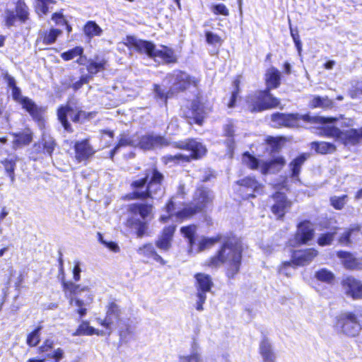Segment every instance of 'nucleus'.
<instances>
[{
	"label": "nucleus",
	"instance_id": "obj_1",
	"mask_svg": "<svg viewBox=\"0 0 362 362\" xmlns=\"http://www.w3.org/2000/svg\"><path fill=\"white\" fill-rule=\"evenodd\" d=\"M242 246L238 239L229 238L218 251L217 255L205 262V265L217 268L222 264L228 266L227 275L233 278L239 271L242 257Z\"/></svg>",
	"mask_w": 362,
	"mask_h": 362
},
{
	"label": "nucleus",
	"instance_id": "obj_2",
	"mask_svg": "<svg viewBox=\"0 0 362 362\" xmlns=\"http://www.w3.org/2000/svg\"><path fill=\"white\" fill-rule=\"evenodd\" d=\"M163 175L156 168L146 170L145 177L132 183L134 195L138 199H156L163 194L161 183Z\"/></svg>",
	"mask_w": 362,
	"mask_h": 362
},
{
	"label": "nucleus",
	"instance_id": "obj_3",
	"mask_svg": "<svg viewBox=\"0 0 362 362\" xmlns=\"http://www.w3.org/2000/svg\"><path fill=\"white\" fill-rule=\"evenodd\" d=\"M127 40V44L139 53L146 54L152 58L159 57L165 63L177 62L174 51L165 46H161L157 49L153 43L138 39L134 36L128 37Z\"/></svg>",
	"mask_w": 362,
	"mask_h": 362
},
{
	"label": "nucleus",
	"instance_id": "obj_4",
	"mask_svg": "<svg viewBox=\"0 0 362 362\" xmlns=\"http://www.w3.org/2000/svg\"><path fill=\"white\" fill-rule=\"evenodd\" d=\"M64 289L69 291L72 296L69 298L70 305L78 308L76 312L81 317L87 313L86 306L93 301V295L88 286L76 285L72 282H64Z\"/></svg>",
	"mask_w": 362,
	"mask_h": 362
},
{
	"label": "nucleus",
	"instance_id": "obj_5",
	"mask_svg": "<svg viewBox=\"0 0 362 362\" xmlns=\"http://www.w3.org/2000/svg\"><path fill=\"white\" fill-rule=\"evenodd\" d=\"M302 119L305 122L311 123L325 124L327 122H333L336 120L334 117H323L319 116H310L309 115H298V114H284L275 113L272 115V125L275 127H293L298 125L299 121Z\"/></svg>",
	"mask_w": 362,
	"mask_h": 362
},
{
	"label": "nucleus",
	"instance_id": "obj_6",
	"mask_svg": "<svg viewBox=\"0 0 362 362\" xmlns=\"http://www.w3.org/2000/svg\"><path fill=\"white\" fill-rule=\"evenodd\" d=\"M153 209L152 204L144 203H135L130 205L131 212L139 215L144 220L141 221L138 218H132L127 221V226L135 230L137 237H143L147 230L148 218L150 220L153 216Z\"/></svg>",
	"mask_w": 362,
	"mask_h": 362
},
{
	"label": "nucleus",
	"instance_id": "obj_7",
	"mask_svg": "<svg viewBox=\"0 0 362 362\" xmlns=\"http://www.w3.org/2000/svg\"><path fill=\"white\" fill-rule=\"evenodd\" d=\"M213 196L211 191L204 188H199L194 195L193 204L175 212V216L177 220L190 218L206 207L211 202Z\"/></svg>",
	"mask_w": 362,
	"mask_h": 362
},
{
	"label": "nucleus",
	"instance_id": "obj_8",
	"mask_svg": "<svg viewBox=\"0 0 362 362\" xmlns=\"http://www.w3.org/2000/svg\"><path fill=\"white\" fill-rule=\"evenodd\" d=\"M334 327L337 332L349 337L357 336L362 329L356 315L350 312L338 315L335 317Z\"/></svg>",
	"mask_w": 362,
	"mask_h": 362
},
{
	"label": "nucleus",
	"instance_id": "obj_9",
	"mask_svg": "<svg viewBox=\"0 0 362 362\" xmlns=\"http://www.w3.org/2000/svg\"><path fill=\"white\" fill-rule=\"evenodd\" d=\"M68 116L70 117L71 119L75 123H83L92 116V113L86 112L77 107H74L70 103L60 106L57 110V118L64 130L69 133H71L73 132V129L67 120Z\"/></svg>",
	"mask_w": 362,
	"mask_h": 362
},
{
	"label": "nucleus",
	"instance_id": "obj_10",
	"mask_svg": "<svg viewBox=\"0 0 362 362\" xmlns=\"http://www.w3.org/2000/svg\"><path fill=\"white\" fill-rule=\"evenodd\" d=\"M197 228L195 225H190L183 226L180 228V232L183 236L188 240V254L194 255L201 252L206 249L211 247L214 244L220 240V236L214 238L202 237L198 241L197 248H194L195 245V234Z\"/></svg>",
	"mask_w": 362,
	"mask_h": 362
},
{
	"label": "nucleus",
	"instance_id": "obj_11",
	"mask_svg": "<svg viewBox=\"0 0 362 362\" xmlns=\"http://www.w3.org/2000/svg\"><path fill=\"white\" fill-rule=\"evenodd\" d=\"M270 90L257 91L250 94L247 98V105L251 112H261L267 109L276 107L279 101L269 92Z\"/></svg>",
	"mask_w": 362,
	"mask_h": 362
},
{
	"label": "nucleus",
	"instance_id": "obj_12",
	"mask_svg": "<svg viewBox=\"0 0 362 362\" xmlns=\"http://www.w3.org/2000/svg\"><path fill=\"white\" fill-rule=\"evenodd\" d=\"M180 148L187 150L188 154L179 153L175 156L168 155L163 158L166 163L171 162L179 163L180 161H189L190 158H199L206 153L205 146L195 140H189L184 142Z\"/></svg>",
	"mask_w": 362,
	"mask_h": 362
},
{
	"label": "nucleus",
	"instance_id": "obj_13",
	"mask_svg": "<svg viewBox=\"0 0 362 362\" xmlns=\"http://www.w3.org/2000/svg\"><path fill=\"white\" fill-rule=\"evenodd\" d=\"M4 79L11 89V95L13 100L21 104L22 107L26 110L31 115H35L37 113V105L32 100L22 95L21 90L16 86L15 78L8 73H5L4 74Z\"/></svg>",
	"mask_w": 362,
	"mask_h": 362
},
{
	"label": "nucleus",
	"instance_id": "obj_14",
	"mask_svg": "<svg viewBox=\"0 0 362 362\" xmlns=\"http://www.w3.org/2000/svg\"><path fill=\"white\" fill-rule=\"evenodd\" d=\"M323 134L325 136L334 138L344 144H355L362 141V128L342 132L335 127H327L324 129Z\"/></svg>",
	"mask_w": 362,
	"mask_h": 362
},
{
	"label": "nucleus",
	"instance_id": "obj_15",
	"mask_svg": "<svg viewBox=\"0 0 362 362\" xmlns=\"http://www.w3.org/2000/svg\"><path fill=\"white\" fill-rule=\"evenodd\" d=\"M74 148L75 153L74 158L78 163H83L86 164L96 153V150L91 145L88 139L76 141Z\"/></svg>",
	"mask_w": 362,
	"mask_h": 362
},
{
	"label": "nucleus",
	"instance_id": "obj_16",
	"mask_svg": "<svg viewBox=\"0 0 362 362\" xmlns=\"http://www.w3.org/2000/svg\"><path fill=\"white\" fill-rule=\"evenodd\" d=\"M237 184L240 187V191L242 192L244 199L255 197L256 194H260L263 191V186L250 177L238 181Z\"/></svg>",
	"mask_w": 362,
	"mask_h": 362
},
{
	"label": "nucleus",
	"instance_id": "obj_17",
	"mask_svg": "<svg viewBox=\"0 0 362 362\" xmlns=\"http://www.w3.org/2000/svg\"><path fill=\"white\" fill-rule=\"evenodd\" d=\"M168 78L174 90H183L190 85L197 86V81L194 78H192L187 74L181 71H175L168 76Z\"/></svg>",
	"mask_w": 362,
	"mask_h": 362
},
{
	"label": "nucleus",
	"instance_id": "obj_18",
	"mask_svg": "<svg viewBox=\"0 0 362 362\" xmlns=\"http://www.w3.org/2000/svg\"><path fill=\"white\" fill-rule=\"evenodd\" d=\"M122 310L115 303L108 305L105 319L98 318L97 322L101 326L109 329L108 334L111 333V326L120 321Z\"/></svg>",
	"mask_w": 362,
	"mask_h": 362
},
{
	"label": "nucleus",
	"instance_id": "obj_19",
	"mask_svg": "<svg viewBox=\"0 0 362 362\" xmlns=\"http://www.w3.org/2000/svg\"><path fill=\"white\" fill-rule=\"evenodd\" d=\"M56 143L54 139L49 134H43L42 139L33 146V153L37 156L35 159L41 157L42 154H47L52 156V154L55 148Z\"/></svg>",
	"mask_w": 362,
	"mask_h": 362
},
{
	"label": "nucleus",
	"instance_id": "obj_20",
	"mask_svg": "<svg viewBox=\"0 0 362 362\" xmlns=\"http://www.w3.org/2000/svg\"><path fill=\"white\" fill-rule=\"evenodd\" d=\"M344 293L353 299L362 298V284L353 276H347L341 281Z\"/></svg>",
	"mask_w": 362,
	"mask_h": 362
},
{
	"label": "nucleus",
	"instance_id": "obj_21",
	"mask_svg": "<svg viewBox=\"0 0 362 362\" xmlns=\"http://www.w3.org/2000/svg\"><path fill=\"white\" fill-rule=\"evenodd\" d=\"M274 202L272 206V213L277 216L278 218L284 217V214L290 209L291 202L288 201L285 194L281 192H276L272 197Z\"/></svg>",
	"mask_w": 362,
	"mask_h": 362
},
{
	"label": "nucleus",
	"instance_id": "obj_22",
	"mask_svg": "<svg viewBox=\"0 0 362 362\" xmlns=\"http://www.w3.org/2000/svg\"><path fill=\"white\" fill-rule=\"evenodd\" d=\"M168 144V141L164 137L154 134L144 135L137 142V146L144 150L163 147Z\"/></svg>",
	"mask_w": 362,
	"mask_h": 362
},
{
	"label": "nucleus",
	"instance_id": "obj_23",
	"mask_svg": "<svg viewBox=\"0 0 362 362\" xmlns=\"http://www.w3.org/2000/svg\"><path fill=\"white\" fill-rule=\"evenodd\" d=\"M313 236L314 228L310 221H304L298 225L295 235V240L297 244H305L312 240Z\"/></svg>",
	"mask_w": 362,
	"mask_h": 362
},
{
	"label": "nucleus",
	"instance_id": "obj_24",
	"mask_svg": "<svg viewBox=\"0 0 362 362\" xmlns=\"http://www.w3.org/2000/svg\"><path fill=\"white\" fill-rule=\"evenodd\" d=\"M318 255V252L313 248L296 250L292 254L291 259L296 266H305L310 264Z\"/></svg>",
	"mask_w": 362,
	"mask_h": 362
},
{
	"label": "nucleus",
	"instance_id": "obj_25",
	"mask_svg": "<svg viewBox=\"0 0 362 362\" xmlns=\"http://www.w3.org/2000/svg\"><path fill=\"white\" fill-rule=\"evenodd\" d=\"M175 228V226H168L163 228L161 234L156 241V245L159 250L165 252L170 250L172 246V240Z\"/></svg>",
	"mask_w": 362,
	"mask_h": 362
},
{
	"label": "nucleus",
	"instance_id": "obj_26",
	"mask_svg": "<svg viewBox=\"0 0 362 362\" xmlns=\"http://www.w3.org/2000/svg\"><path fill=\"white\" fill-rule=\"evenodd\" d=\"M337 256L341 259L344 267L347 269H362V262L354 257V255L348 252L339 251Z\"/></svg>",
	"mask_w": 362,
	"mask_h": 362
},
{
	"label": "nucleus",
	"instance_id": "obj_27",
	"mask_svg": "<svg viewBox=\"0 0 362 362\" xmlns=\"http://www.w3.org/2000/svg\"><path fill=\"white\" fill-rule=\"evenodd\" d=\"M183 113L186 118L192 120L193 122L201 125L204 121V115L200 105L197 102H193L191 104V108L187 112L183 110ZM192 123L191 121H189Z\"/></svg>",
	"mask_w": 362,
	"mask_h": 362
},
{
	"label": "nucleus",
	"instance_id": "obj_28",
	"mask_svg": "<svg viewBox=\"0 0 362 362\" xmlns=\"http://www.w3.org/2000/svg\"><path fill=\"white\" fill-rule=\"evenodd\" d=\"M13 148L16 149L28 145L33 140V134L30 129H25L18 133H13Z\"/></svg>",
	"mask_w": 362,
	"mask_h": 362
},
{
	"label": "nucleus",
	"instance_id": "obj_29",
	"mask_svg": "<svg viewBox=\"0 0 362 362\" xmlns=\"http://www.w3.org/2000/svg\"><path fill=\"white\" fill-rule=\"evenodd\" d=\"M194 278L197 291H203L206 294V292H209L213 286L211 276L206 274L197 273L194 275Z\"/></svg>",
	"mask_w": 362,
	"mask_h": 362
},
{
	"label": "nucleus",
	"instance_id": "obj_30",
	"mask_svg": "<svg viewBox=\"0 0 362 362\" xmlns=\"http://www.w3.org/2000/svg\"><path fill=\"white\" fill-rule=\"evenodd\" d=\"M83 49L81 47H76L71 49L64 52L61 54V57L65 60L69 61L74 59L75 57H79L76 62L78 64H85L86 62V57L83 56Z\"/></svg>",
	"mask_w": 362,
	"mask_h": 362
},
{
	"label": "nucleus",
	"instance_id": "obj_31",
	"mask_svg": "<svg viewBox=\"0 0 362 362\" xmlns=\"http://www.w3.org/2000/svg\"><path fill=\"white\" fill-rule=\"evenodd\" d=\"M202 356L199 351V344L194 341L192 345L191 353L189 355H180L178 362H202Z\"/></svg>",
	"mask_w": 362,
	"mask_h": 362
},
{
	"label": "nucleus",
	"instance_id": "obj_32",
	"mask_svg": "<svg viewBox=\"0 0 362 362\" xmlns=\"http://www.w3.org/2000/svg\"><path fill=\"white\" fill-rule=\"evenodd\" d=\"M280 79L279 71L274 67L269 68L266 73L267 89L276 88L280 84Z\"/></svg>",
	"mask_w": 362,
	"mask_h": 362
},
{
	"label": "nucleus",
	"instance_id": "obj_33",
	"mask_svg": "<svg viewBox=\"0 0 362 362\" xmlns=\"http://www.w3.org/2000/svg\"><path fill=\"white\" fill-rule=\"evenodd\" d=\"M138 253L140 255H143L148 258H151L153 260L160 262L162 264H165L163 259L156 252L153 245L152 244H146L142 247H140L138 250Z\"/></svg>",
	"mask_w": 362,
	"mask_h": 362
},
{
	"label": "nucleus",
	"instance_id": "obj_34",
	"mask_svg": "<svg viewBox=\"0 0 362 362\" xmlns=\"http://www.w3.org/2000/svg\"><path fill=\"white\" fill-rule=\"evenodd\" d=\"M259 352L262 357L263 361H276V355L274 353L271 344L263 340L259 346Z\"/></svg>",
	"mask_w": 362,
	"mask_h": 362
},
{
	"label": "nucleus",
	"instance_id": "obj_35",
	"mask_svg": "<svg viewBox=\"0 0 362 362\" xmlns=\"http://www.w3.org/2000/svg\"><path fill=\"white\" fill-rule=\"evenodd\" d=\"M310 145L313 149L321 154L332 153L336 150V147L333 144L325 141H314Z\"/></svg>",
	"mask_w": 362,
	"mask_h": 362
},
{
	"label": "nucleus",
	"instance_id": "obj_36",
	"mask_svg": "<svg viewBox=\"0 0 362 362\" xmlns=\"http://www.w3.org/2000/svg\"><path fill=\"white\" fill-rule=\"evenodd\" d=\"M62 33L61 30L58 29H51L48 33L42 34L37 39L38 44L41 42L45 45H48L54 43L57 37Z\"/></svg>",
	"mask_w": 362,
	"mask_h": 362
},
{
	"label": "nucleus",
	"instance_id": "obj_37",
	"mask_svg": "<svg viewBox=\"0 0 362 362\" xmlns=\"http://www.w3.org/2000/svg\"><path fill=\"white\" fill-rule=\"evenodd\" d=\"M308 158V155L304 153L298 156L290 163V168L292 171V177L293 178L298 179L300 168Z\"/></svg>",
	"mask_w": 362,
	"mask_h": 362
},
{
	"label": "nucleus",
	"instance_id": "obj_38",
	"mask_svg": "<svg viewBox=\"0 0 362 362\" xmlns=\"http://www.w3.org/2000/svg\"><path fill=\"white\" fill-rule=\"evenodd\" d=\"M309 105L313 108H329L333 105V102L327 96H314L310 101Z\"/></svg>",
	"mask_w": 362,
	"mask_h": 362
},
{
	"label": "nucleus",
	"instance_id": "obj_39",
	"mask_svg": "<svg viewBox=\"0 0 362 362\" xmlns=\"http://www.w3.org/2000/svg\"><path fill=\"white\" fill-rule=\"evenodd\" d=\"M315 277L318 281L328 284H333L335 279L334 273L325 268L317 271L315 274Z\"/></svg>",
	"mask_w": 362,
	"mask_h": 362
},
{
	"label": "nucleus",
	"instance_id": "obj_40",
	"mask_svg": "<svg viewBox=\"0 0 362 362\" xmlns=\"http://www.w3.org/2000/svg\"><path fill=\"white\" fill-rule=\"evenodd\" d=\"M84 33L90 38L100 36L103 33L101 28L94 21H88L84 26Z\"/></svg>",
	"mask_w": 362,
	"mask_h": 362
},
{
	"label": "nucleus",
	"instance_id": "obj_41",
	"mask_svg": "<svg viewBox=\"0 0 362 362\" xmlns=\"http://www.w3.org/2000/svg\"><path fill=\"white\" fill-rule=\"evenodd\" d=\"M95 332V328L89 325L88 321H82L72 336H91Z\"/></svg>",
	"mask_w": 362,
	"mask_h": 362
},
{
	"label": "nucleus",
	"instance_id": "obj_42",
	"mask_svg": "<svg viewBox=\"0 0 362 362\" xmlns=\"http://www.w3.org/2000/svg\"><path fill=\"white\" fill-rule=\"evenodd\" d=\"M127 146H137V141L131 139L127 135L122 134L119 140L117 146L112 150L110 157L113 158L114 155L117 152L119 148Z\"/></svg>",
	"mask_w": 362,
	"mask_h": 362
},
{
	"label": "nucleus",
	"instance_id": "obj_43",
	"mask_svg": "<svg viewBox=\"0 0 362 362\" xmlns=\"http://www.w3.org/2000/svg\"><path fill=\"white\" fill-rule=\"evenodd\" d=\"M53 0H36L35 1V10L40 16L42 15H46L51 7V5L54 4Z\"/></svg>",
	"mask_w": 362,
	"mask_h": 362
},
{
	"label": "nucleus",
	"instance_id": "obj_44",
	"mask_svg": "<svg viewBox=\"0 0 362 362\" xmlns=\"http://www.w3.org/2000/svg\"><path fill=\"white\" fill-rule=\"evenodd\" d=\"M106 62L104 59L91 60L88 62L87 70L90 74H95L105 69Z\"/></svg>",
	"mask_w": 362,
	"mask_h": 362
},
{
	"label": "nucleus",
	"instance_id": "obj_45",
	"mask_svg": "<svg viewBox=\"0 0 362 362\" xmlns=\"http://www.w3.org/2000/svg\"><path fill=\"white\" fill-rule=\"evenodd\" d=\"M296 265L293 263L292 259L290 262H283L279 268L280 274L290 277L293 275L296 270Z\"/></svg>",
	"mask_w": 362,
	"mask_h": 362
},
{
	"label": "nucleus",
	"instance_id": "obj_46",
	"mask_svg": "<svg viewBox=\"0 0 362 362\" xmlns=\"http://www.w3.org/2000/svg\"><path fill=\"white\" fill-rule=\"evenodd\" d=\"M16 16L22 22H25L28 18V8L25 3L18 1L16 7Z\"/></svg>",
	"mask_w": 362,
	"mask_h": 362
},
{
	"label": "nucleus",
	"instance_id": "obj_47",
	"mask_svg": "<svg viewBox=\"0 0 362 362\" xmlns=\"http://www.w3.org/2000/svg\"><path fill=\"white\" fill-rule=\"evenodd\" d=\"M40 330L41 327L39 326L28 335L26 343L28 346L33 347L38 344L40 340Z\"/></svg>",
	"mask_w": 362,
	"mask_h": 362
},
{
	"label": "nucleus",
	"instance_id": "obj_48",
	"mask_svg": "<svg viewBox=\"0 0 362 362\" xmlns=\"http://www.w3.org/2000/svg\"><path fill=\"white\" fill-rule=\"evenodd\" d=\"M275 164H277L280 166L284 165L285 164L284 158L282 157H277V158H274V160H272L269 162L264 163L262 164V173H264V174L267 173L270 170V169L272 168V166Z\"/></svg>",
	"mask_w": 362,
	"mask_h": 362
},
{
	"label": "nucleus",
	"instance_id": "obj_49",
	"mask_svg": "<svg viewBox=\"0 0 362 362\" xmlns=\"http://www.w3.org/2000/svg\"><path fill=\"white\" fill-rule=\"evenodd\" d=\"M243 162L251 169H257L259 165L258 160L249 153L243 155Z\"/></svg>",
	"mask_w": 362,
	"mask_h": 362
},
{
	"label": "nucleus",
	"instance_id": "obj_50",
	"mask_svg": "<svg viewBox=\"0 0 362 362\" xmlns=\"http://www.w3.org/2000/svg\"><path fill=\"white\" fill-rule=\"evenodd\" d=\"M332 206L338 210L341 209L347 202V196L342 195L340 197L334 196L330 198Z\"/></svg>",
	"mask_w": 362,
	"mask_h": 362
},
{
	"label": "nucleus",
	"instance_id": "obj_51",
	"mask_svg": "<svg viewBox=\"0 0 362 362\" xmlns=\"http://www.w3.org/2000/svg\"><path fill=\"white\" fill-rule=\"evenodd\" d=\"M285 141L284 138L282 137H273L269 136L266 139L267 143L271 146L272 151H277L281 148V145Z\"/></svg>",
	"mask_w": 362,
	"mask_h": 362
},
{
	"label": "nucleus",
	"instance_id": "obj_52",
	"mask_svg": "<svg viewBox=\"0 0 362 362\" xmlns=\"http://www.w3.org/2000/svg\"><path fill=\"white\" fill-rule=\"evenodd\" d=\"M197 300L194 304L195 309L202 312L204 310V304L206 300V294L203 291H197L196 294Z\"/></svg>",
	"mask_w": 362,
	"mask_h": 362
},
{
	"label": "nucleus",
	"instance_id": "obj_53",
	"mask_svg": "<svg viewBox=\"0 0 362 362\" xmlns=\"http://www.w3.org/2000/svg\"><path fill=\"white\" fill-rule=\"evenodd\" d=\"M211 10L215 15H222L224 16H228L229 15L228 9L223 4L211 5Z\"/></svg>",
	"mask_w": 362,
	"mask_h": 362
},
{
	"label": "nucleus",
	"instance_id": "obj_54",
	"mask_svg": "<svg viewBox=\"0 0 362 362\" xmlns=\"http://www.w3.org/2000/svg\"><path fill=\"white\" fill-rule=\"evenodd\" d=\"M98 240L107 248L114 252H118L119 251V247L115 242H107L103 238L101 233H98Z\"/></svg>",
	"mask_w": 362,
	"mask_h": 362
},
{
	"label": "nucleus",
	"instance_id": "obj_55",
	"mask_svg": "<svg viewBox=\"0 0 362 362\" xmlns=\"http://www.w3.org/2000/svg\"><path fill=\"white\" fill-rule=\"evenodd\" d=\"M334 239V233H328L322 235L317 240V243L321 246L329 245Z\"/></svg>",
	"mask_w": 362,
	"mask_h": 362
},
{
	"label": "nucleus",
	"instance_id": "obj_56",
	"mask_svg": "<svg viewBox=\"0 0 362 362\" xmlns=\"http://www.w3.org/2000/svg\"><path fill=\"white\" fill-rule=\"evenodd\" d=\"M206 42L210 45L221 43V37L218 35L209 31L206 33Z\"/></svg>",
	"mask_w": 362,
	"mask_h": 362
},
{
	"label": "nucleus",
	"instance_id": "obj_57",
	"mask_svg": "<svg viewBox=\"0 0 362 362\" xmlns=\"http://www.w3.org/2000/svg\"><path fill=\"white\" fill-rule=\"evenodd\" d=\"M174 211V203L172 200H170L167 206H166V211L168 214V216L162 215L160 218V221L165 223L173 215Z\"/></svg>",
	"mask_w": 362,
	"mask_h": 362
},
{
	"label": "nucleus",
	"instance_id": "obj_58",
	"mask_svg": "<svg viewBox=\"0 0 362 362\" xmlns=\"http://www.w3.org/2000/svg\"><path fill=\"white\" fill-rule=\"evenodd\" d=\"M239 84H240V80L235 79L233 82V85L235 87L236 90L235 91H233L232 93L230 100L228 103V107L231 108L235 105V100L238 96V91H239V90H238Z\"/></svg>",
	"mask_w": 362,
	"mask_h": 362
},
{
	"label": "nucleus",
	"instance_id": "obj_59",
	"mask_svg": "<svg viewBox=\"0 0 362 362\" xmlns=\"http://www.w3.org/2000/svg\"><path fill=\"white\" fill-rule=\"evenodd\" d=\"M16 14L13 11H6V23L8 27L13 26L16 19Z\"/></svg>",
	"mask_w": 362,
	"mask_h": 362
},
{
	"label": "nucleus",
	"instance_id": "obj_60",
	"mask_svg": "<svg viewBox=\"0 0 362 362\" xmlns=\"http://www.w3.org/2000/svg\"><path fill=\"white\" fill-rule=\"evenodd\" d=\"M154 93L156 94V97L160 99L164 104H166L167 97L165 94V92L161 90L160 87L158 85H154Z\"/></svg>",
	"mask_w": 362,
	"mask_h": 362
},
{
	"label": "nucleus",
	"instance_id": "obj_61",
	"mask_svg": "<svg viewBox=\"0 0 362 362\" xmlns=\"http://www.w3.org/2000/svg\"><path fill=\"white\" fill-rule=\"evenodd\" d=\"M54 343L51 339H47L44 344L39 348L40 353L48 352L53 347Z\"/></svg>",
	"mask_w": 362,
	"mask_h": 362
},
{
	"label": "nucleus",
	"instance_id": "obj_62",
	"mask_svg": "<svg viewBox=\"0 0 362 362\" xmlns=\"http://www.w3.org/2000/svg\"><path fill=\"white\" fill-rule=\"evenodd\" d=\"M88 76H83L79 81L75 82L72 87L74 90L79 89L83 84L87 83L88 82Z\"/></svg>",
	"mask_w": 362,
	"mask_h": 362
},
{
	"label": "nucleus",
	"instance_id": "obj_63",
	"mask_svg": "<svg viewBox=\"0 0 362 362\" xmlns=\"http://www.w3.org/2000/svg\"><path fill=\"white\" fill-rule=\"evenodd\" d=\"M52 19L53 21L56 23L57 25H64L66 24V21L64 18V16L62 13H54L52 15Z\"/></svg>",
	"mask_w": 362,
	"mask_h": 362
},
{
	"label": "nucleus",
	"instance_id": "obj_64",
	"mask_svg": "<svg viewBox=\"0 0 362 362\" xmlns=\"http://www.w3.org/2000/svg\"><path fill=\"white\" fill-rule=\"evenodd\" d=\"M351 230L345 231L340 237L339 238V243L343 245H348L350 243V235H351Z\"/></svg>",
	"mask_w": 362,
	"mask_h": 362
}]
</instances>
